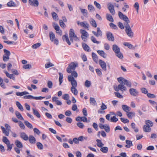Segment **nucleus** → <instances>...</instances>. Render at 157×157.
Here are the masks:
<instances>
[{
  "label": "nucleus",
  "mask_w": 157,
  "mask_h": 157,
  "mask_svg": "<svg viewBox=\"0 0 157 157\" xmlns=\"http://www.w3.org/2000/svg\"><path fill=\"white\" fill-rule=\"evenodd\" d=\"M80 33L82 34L81 38L84 41H85L86 38L88 36V34L86 31L84 29H81L80 30Z\"/></svg>",
  "instance_id": "20e7f679"
},
{
  "label": "nucleus",
  "mask_w": 157,
  "mask_h": 157,
  "mask_svg": "<svg viewBox=\"0 0 157 157\" xmlns=\"http://www.w3.org/2000/svg\"><path fill=\"white\" fill-rule=\"evenodd\" d=\"M2 140V141L6 145L10 143L9 140L6 136H3Z\"/></svg>",
  "instance_id": "37998d69"
},
{
  "label": "nucleus",
  "mask_w": 157,
  "mask_h": 157,
  "mask_svg": "<svg viewBox=\"0 0 157 157\" xmlns=\"http://www.w3.org/2000/svg\"><path fill=\"white\" fill-rule=\"evenodd\" d=\"M91 85V83L90 81L88 80H86L84 83L85 86L87 87H89Z\"/></svg>",
  "instance_id": "79ce46f5"
},
{
  "label": "nucleus",
  "mask_w": 157,
  "mask_h": 157,
  "mask_svg": "<svg viewBox=\"0 0 157 157\" xmlns=\"http://www.w3.org/2000/svg\"><path fill=\"white\" fill-rule=\"evenodd\" d=\"M92 56L94 61L97 64L98 63V57L97 56L94 52L92 53Z\"/></svg>",
  "instance_id": "4be33fe9"
},
{
  "label": "nucleus",
  "mask_w": 157,
  "mask_h": 157,
  "mask_svg": "<svg viewBox=\"0 0 157 157\" xmlns=\"http://www.w3.org/2000/svg\"><path fill=\"white\" fill-rule=\"evenodd\" d=\"M122 108L123 110L124 111L126 112V113L130 111L131 110V108L130 107L124 105H122Z\"/></svg>",
  "instance_id": "6ab92c4d"
},
{
  "label": "nucleus",
  "mask_w": 157,
  "mask_h": 157,
  "mask_svg": "<svg viewBox=\"0 0 157 157\" xmlns=\"http://www.w3.org/2000/svg\"><path fill=\"white\" fill-rule=\"evenodd\" d=\"M105 130L107 132H109L110 131V127L109 125L106 124H105V128H104Z\"/></svg>",
  "instance_id": "338daca9"
},
{
  "label": "nucleus",
  "mask_w": 157,
  "mask_h": 157,
  "mask_svg": "<svg viewBox=\"0 0 157 157\" xmlns=\"http://www.w3.org/2000/svg\"><path fill=\"white\" fill-rule=\"evenodd\" d=\"M29 141L32 144H34L36 142V140L34 137L32 135H30L29 136Z\"/></svg>",
  "instance_id": "4468645a"
},
{
  "label": "nucleus",
  "mask_w": 157,
  "mask_h": 157,
  "mask_svg": "<svg viewBox=\"0 0 157 157\" xmlns=\"http://www.w3.org/2000/svg\"><path fill=\"white\" fill-rule=\"evenodd\" d=\"M33 113V114L36 116L38 118L40 117V114L38 112V111L36 109L32 108Z\"/></svg>",
  "instance_id": "a878e982"
},
{
  "label": "nucleus",
  "mask_w": 157,
  "mask_h": 157,
  "mask_svg": "<svg viewBox=\"0 0 157 157\" xmlns=\"http://www.w3.org/2000/svg\"><path fill=\"white\" fill-rule=\"evenodd\" d=\"M129 92L130 95L134 97L137 96L139 95V92L136 89L131 88L129 89Z\"/></svg>",
  "instance_id": "39448f33"
},
{
  "label": "nucleus",
  "mask_w": 157,
  "mask_h": 157,
  "mask_svg": "<svg viewBox=\"0 0 157 157\" xmlns=\"http://www.w3.org/2000/svg\"><path fill=\"white\" fill-rule=\"evenodd\" d=\"M94 4L97 8H98L99 10L101 9V7L100 4L98 3L96 1H95L94 2Z\"/></svg>",
  "instance_id": "680f3d73"
},
{
  "label": "nucleus",
  "mask_w": 157,
  "mask_h": 157,
  "mask_svg": "<svg viewBox=\"0 0 157 157\" xmlns=\"http://www.w3.org/2000/svg\"><path fill=\"white\" fill-rule=\"evenodd\" d=\"M15 114L17 117L19 119L24 120V119L21 116V113L18 111H15Z\"/></svg>",
  "instance_id": "5701e85b"
},
{
  "label": "nucleus",
  "mask_w": 157,
  "mask_h": 157,
  "mask_svg": "<svg viewBox=\"0 0 157 157\" xmlns=\"http://www.w3.org/2000/svg\"><path fill=\"white\" fill-rule=\"evenodd\" d=\"M108 150V148L107 147H101L100 149V151L104 153H106Z\"/></svg>",
  "instance_id": "de8ad7c7"
},
{
  "label": "nucleus",
  "mask_w": 157,
  "mask_h": 157,
  "mask_svg": "<svg viewBox=\"0 0 157 157\" xmlns=\"http://www.w3.org/2000/svg\"><path fill=\"white\" fill-rule=\"evenodd\" d=\"M118 15L121 19L125 21L124 23V25L125 29L131 27L129 24V23L130 22V21L126 16L124 15L120 11H119L118 12Z\"/></svg>",
  "instance_id": "f257e3e1"
},
{
  "label": "nucleus",
  "mask_w": 157,
  "mask_h": 157,
  "mask_svg": "<svg viewBox=\"0 0 157 157\" xmlns=\"http://www.w3.org/2000/svg\"><path fill=\"white\" fill-rule=\"evenodd\" d=\"M126 143L127 144L125 147L127 148H130L133 145L132 141L128 140H126Z\"/></svg>",
  "instance_id": "cd10ccee"
},
{
  "label": "nucleus",
  "mask_w": 157,
  "mask_h": 157,
  "mask_svg": "<svg viewBox=\"0 0 157 157\" xmlns=\"http://www.w3.org/2000/svg\"><path fill=\"white\" fill-rule=\"evenodd\" d=\"M52 16L53 19L56 21L58 20V17L57 14L55 12H53L52 13Z\"/></svg>",
  "instance_id": "e433bc0d"
},
{
  "label": "nucleus",
  "mask_w": 157,
  "mask_h": 157,
  "mask_svg": "<svg viewBox=\"0 0 157 157\" xmlns=\"http://www.w3.org/2000/svg\"><path fill=\"white\" fill-rule=\"evenodd\" d=\"M96 141L97 142V145L98 147H101L104 146V144L102 143L101 140L97 139Z\"/></svg>",
  "instance_id": "c85d7f7f"
},
{
  "label": "nucleus",
  "mask_w": 157,
  "mask_h": 157,
  "mask_svg": "<svg viewBox=\"0 0 157 157\" xmlns=\"http://www.w3.org/2000/svg\"><path fill=\"white\" fill-rule=\"evenodd\" d=\"M62 38L63 40L65 39L68 45H71V43L69 40L67 34L63 35L62 36Z\"/></svg>",
  "instance_id": "b1692460"
},
{
  "label": "nucleus",
  "mask_w": 157,
  "mask_h": 157,
  "mask_svg": "<svg viewBox=\"0 0 157 157\" xmlns=\"http://www.w3.org/2000/svg\"><path fill=\"white\" fill-rule=\"evenodd\" d=\"M10 59L9 56L4 55L3 56V60L4 62L8 61Z\"/></svg>",
  "instance_id": "774afa93"
},
{
  "label": "nucleus",
  "mask_w": 157,
  "mask_h": 157,
  "mask_svg": "<svg viewBox=\"0 0 157 157\" xmlns=\"http://www.w3.org/2000/svg\"><path fill=\"white\" fill-rule=\"evenodd\" d=\"M134 8L136 9L137 13H138L139 8V4L138 2L135 3L134 5Z\"/></svg>",
  "instance_id": "13d9d810"
},
{
  "label": "nucleus",
  "mask_w": 157,
  "mask_h": 157,
  "mask_svg": "<svg viewBox=\"0 0 157 157\" xmlns=\"http://www.w3.org/2000/svg\"><path fill=\"white\" fill-rule=\"evenodd\" d=\"M132 128L134 129V131L136 132H137L138 131V129L136 127V124L134 123H132L131 124Z\"/></svg>",
  "instance_id": "58836bf2"
},
{
  "label": "nucleus",
  "mask_w": 157,
  "mask_h": 157,
  "mask_svg": "<svg viewBox=\"0 0 157 157\" xmlns=\"http://www.w3.org/2000/svg\"><path fill=\"white\" fill-rule=\"evenodd\" d=\"M118 121V119L115 116L111 117L110 119V121L112 122H116Z\"/></svg>",
  "instance_id": "bf43d9fd"
},
{
  "label": "nucleus",
  "mask_w": 157,
  "mask_h": 157,
  "mask_svg": "<svg viewBox=\"0 0 157 157\" xmlns=\"http://www.w3.org/2000/svg\"><path fill=\"white\" fill-rule=\"evenodd\" d=\"M14 144L16 146V147L22 148L23 147V145L22 143L18 140H16L14 142Z\"/></svg>",
  "instance_id": "f3484780"
},
{
  "label": "nucleus",
  "mask_w": 157,
  "mask_h": 157,
  "mask_svg": "<svg viewBox=\"0 0 157 157\" xmlns=\"http://www.w3.org/2000/svg\"><path fill=\"white\" fill-rule=\"evenodd\" d=\"M91 39L92 41L94 43L98 44L100 43L99 41H97L96 39L94 36H92L91 37Z\"/></svg>",
  "instance_id": "4d7b16f0"
},
{
  "label": "nucleus",
  "mask_w": 157,
  "mask_h": 157,
  "mask_svg": "<svg viewBox=\"0 0 157 157\" xmlns=\"http://www.w3.org/2000/svg\"><path fill=\"white\" fill-rule=\"evenodd\" d=\"M112 49L113 51L116 53H118L120 51L119 47L116 44H113V45Z\"/></svg>",
  "instance_id": "2eb2a0df"
},
{
  "label": "nucleus",
  "mask_w": 157,
  "mask_h": 157,
  "mask_svg": "<svg viewBox=\"0 0 157 157\" xmlns=\"http://www.w3.org/2000/svg\"><path fill=\"white\" fill-rule=\"evenodd\" d=\"M88 9L90 12H91L92 11L94 10V6L91 5H89L88 6Z\"/></svg>",
  "instance_id": "e2e57ef3"
},
{
  "label": "nucleus",
  "mask_w": 157,
  "mask_h": 157,
  "mask_svg": "<svg viewBox=\"0 0 157 157\" xmlns=\"http://www.w3.org/2000/svg\"><path fill=\"white\" fill-rule=\"evenodd\" d=\"M81 26L85 28H88L89 27V24L86 21L81 22Z\"/></svg>",
  "instance_id": "c756f323"
},
{
  "label": "nucleus",
  "mask_w": 157,
  "mask_h": 157,
  "mask_svg": "<svg viewBox=\"0 0 157 157\" xmlns=\"http://www.w3.org/2000/svg\"><path fill=\"white\" fill-rule=\"evenodd\" d=\"M82 45L83 48L85 51L87 52L89 51L90 47L87 44L85 43H84L82 44Z\"/></svg>",
  "instance_id": "ea45409f"
},
{
  "label": "nucleus",
  "mask_w": 157,
  "mask_h": 157,
  "mask_svg": "<svg viewBox=\"0 0 157 157\" xmlns=\"http://www.w3.org/2000/svg\"><path fill=\"white\" fill-rule=\"evenodd\" d=\"M71 84L72 86L71 87H76L77 86V82L75 80L71 81Z\"/></svg>",
  "instance_id": "8fccbe9b"
},
{
  "label": "nucleus",
  "mask_w": 157,
  "mask_h": 157,
  "mask_svg": "<svg viewBox=\"0 0 157 157\" xmlns=\"http://www.w3.org/2000/svg\"><path fill=\"white\" fill-rule=\"evenodd\" d=\"M106 37L109 41H113L114 38L113 34L110 32H108L106 33Z\"/></svg>",
  "instance_id": "6e6552de"
},
{
  "label": "nucleus",
  "mask_w": 157,
  "mask_h": 157,
  "mask_svg": "<svg viewBox=\"0 0 157 157\" xmlns=\"http://www.w3.org/2000/svg\"><path fill=\"white\" fill-rule=\"evenodd\" d=\"M19 126L21 128L23 129H25V127L23 124V123L21 121H19Z\"/></svg>",
  "instance_id": "052dcab7"
},
{
  "label": "nucleus",
  "mask_w": 157,
  "mask_h": 157,
  "mask_svg": "<svg viewBox=\"0 0 157 157\" xmlns=\"http://www.w3.org/2000/svg\"><path fill=\"white\" fill-rule=\"evenodd\" d=\"M123 44L125 46L127 47L130 49H135V47L132 44L127 42H125L123 43Z\"/></svg>",
  "instance_id": "412c9836"
},
{
  "label": "nucleus",
  "mask_w": 157,
  "mask_h": 157,
  "mask_svg": "<svg viewBox=\"0 0 157 157\" xmlns=\"http://www.w3.org/2000/svg\"><path fill=\"white\" fill-rule=\"evenodd\" d=\"M71 92L75 95H77L78 94V92L76 87H71Z\"/></svg>",
  "instance_id": "72a5a7b5"
},
{
  "label": "nucleus",
  "mask_w": 157,
  "mask_h": 157,
  "mask_svg": "<svg viewBox=\"0 0 157 157\" xmlns=\"http://www.w3.org/2000/svg\"><path fill=\"white\" fill-rule=\"evenodd\" d=\"M62 98L65 100H68L69 99L70 96L69 94H63L62 97Z\"/></svg>",
  "instance_id": "6e6d98bb"
},
{
  "label": "nucleus",
  "mask_w": 157,
  "mask_h": 157,
  "mask_svg": "<svg viewBox=\"0 0 157 157\" xmlns=\"http://www.w3.org/2000/svg\"><path fill=\"white\" fill-rule=\"evenodd\" d=\"M92 33L97 37H98L99 36H102V32L100 30V28L99 27L97 28V33L95 31H93Z\"/></svg>",
  "instance_id": "f8f14e48"
},
{
  "label": "nucleus",
  "mask_w": 157,
  "mask_h": 157,
  "mask_svg": "<svg viewBox=\"0 0 157 157\" xmlns=\"http://www.w3.org/2000/svg\"><path fill=\"white\" fill-rule=\"evenodd\" d=\"M16 105L18 107V108L21 111L24 110V109L23 106L21 105V103L18 101H17L16 103Z\"/></svg>",
  "instance_id": "2f4dec72"
},
{
  "label": "nucleus",
  "mask_w": 157,
  "mask_h": 157,
  "mask_svg": "<svg viewBox=\"0 0 157 157\" xmlns=\"http://www.w3.org/2000/svg\"><path fill=\"white\" fill-rule=\"evenodd\" d=\"M108 8L110 13L112 15H114L115 13V11L114 9V6L111 3H109L107 4Z\"/></svg>",
  "instance_id": "0eeeda50"
},
{
  "label": "nucleus",
  "mask_w": 157,
  "mask_h": 157,
  "mask_svg": "<svg viewBox=\"0 0 157 157\" xmlns=\"http://www.w3.org/2000/svg\"><path fill=\"white\" fill-rule=\"evenodd\" d=\"M20 136L21 138L25 141L28 140L29 136L24 132H20Z\"/></svg>",
  "instance_id": "9b49d317"
},
{
  "label": "nucleus",
  "mask_w": 157,
  "mask_h": 157,
  "mask_svg": "<svg viewBox=\"0 0 157 157\" xmlns=\"http://www.w3.org/2000/svg\"><path fill=\"white\" fill-rule=\"evenodd\" d=\"M75 35L74 30L72 29H71L69 31V37H73Z\"/></svg>",
  "instance_id": "864d4df0"
},
{
  "label": "nucleus",
  "mask_w": 157,
  "mask_h": 157,
  "mask_svg": "<svg viewBox=\"0 0 157 157\" xmlns=\"http://www.w3.org/2000/svg\"><path fill=\"white\" fill-rule=\"evenodd\" d=\"M25 124L30 129H33V127L32 124L28 121H24Z\"/></svg>",
  "instance_id": "c9c22d12"
},
{
  "label": "nucleus",
  "mask_w": 157,
  "mask_h": 157,
  "mask_svg": "<svg viewBox=\"0 0 157 157\" xmlns=\"http://www.w3.org/2000/svg\"><path fill=\"white\" fill-rule=\"evenodd\" d=\"M97 53L101 57L105 58L107 56V54L102 50H98Z\"/></svg>",
  "instance_id": "aec40b11"
},
{
  "label": "nucleus",
  "mask_w": 157,
  "mask_h": 157,
  "mask_svg": "<svg viewBox=\"0 0 157 157\" xmlns=\"http://www.w3.org/2000/svg\"><path fill=\"white\" fill-rule=\"evenodd\" d=\"M117 80L119 82L120 84H122L123 85H125L126 82L125 80H127L125 79L124 78L121 77H120L117 78Z\"/></svg>",
  "instance_id": "a211bd4d"
},
{
  "label": "nucleus",
  "mask_w": 157,
  "mask_h": 157,
  "mask_svg": "<svg viewBox=\"0 0 157 157\" xmlns=\"http://www.w3.org/2000/svg\"><path fill=\"white\" fill-rule=\"evenodd\" d=\"M71 73L72 76L74 77L75 78H76L78 76V74L75 71H71V72L70 73Z\"/></svg>",
  "instance_id": "69168bd1"
},
{
  "label": "nucleus",
  "mask_w": 157,
  "mask_h": 157,
  "mask_svg": "<svg viewBox=\"0 0 157 157\" xmlns=\"http://www.w3.org/2000/svg\"><path fill=\"white\" fill-rule=\"evenodd\" d=\"M114 90L116 91H118L119 90L122 91H125L126 90V87L123 84H120L118 85L117 86L114 88Z\"/></svg>",
  "instance_id": "423d86ee"
},
{
  "label": "nucleus",
  "mask_w": 157,
  "mask_h": 157,
  "mask_svg": "<svg viewBox=\"0 0 157 157\" xmlns=\"http://www.w3.org/2000/svg\"><path fill=\"white\" fill-rule=\"evenodd\" d=\"M59 85H61L63 82V74L61 73H59Z\"/></svg>",
  "instance_id": "c03bdc74"
},
{
  "label": "nucleus",
  "mask_w": 157,
  "mask_h": 157,
  "mask_svg": "<svg viewBox=\"0 0 157 157\" xmlns=\"http://www.w3.org/2000/svg\"><path fill=\"white\" fill-rule=\"evenodd\" d=\"M77 65L75 64L74 62H72L69 64L68 67L67 69V71L69 73L71 72L72 70H75L76 67H77Z\"/></svg>",
  "instance_id": "f03ea898"
},
{
  "label": "nucleus",
  "mask_w": 157,
  "mask_h": 157,
  "mask_svg": "<svg viewBox=\"0 0 157 157\" xmlns=\"http://www.w3.org/2000/svg\"><path fill=\"white\" fill-rule=\"evenodd\" d=\"M25 99H34L35 100H41L45 98V97H33L31 95H25L23 97Z\"/></svg>",
  "instance_id": "7ed1b4c3"
},
{
  "label": "nucleus",
  "mask_w": 157,
  "mask_h": 157,
  "mask_svg": "<svg viewBox=\"0 0 157 157\" xmlns=\"http://www.w3.org/2000/svg\"><path fill=\"white\" fill-rule=\"evenodd\" d=\"M81 10V13L83 14L84 16H86L87 15V10L85 9H82L81 8H79Z\"/></svg>",
  "instance_id": "4c0bfd02"
},
{
  "label": "nucleus",
  "mask_w": 157,
  "mask_h": 157,
  "mask_svg": "<svg viewBox=\"0 0 157 157\" xmlns=\"http://www.w3.org/2000/svg\"><path fill=\"white\" fill-rule=\"evenodd\" d=\"M107 19L109 21L112 22H113L114 20L112 16L110 14L107 13L106 15Z\"/></svg>",
  "instance_id": "bb28decb"
},
{
  "label": "nucleus",
  "mask_w": 157,
  "mask_h": 157,
  "mask_svg": "<svg viewBox=\"0 0 157 157\" xmlns=\"http://www.w3.org/2000/svg\"><path fill=\"white\" fill-rule=\"evenodd\" d=\"M36 146L37 148L40 150H42L43 148V144L40 142H38L37 143Z\"/></svg>",
  "instance_id": "49530a36"
},
{
  "label": "nucleus",
  "mask_w": 157,
  "mask_h": 157,
  "mask_svg": "<svg viewBox=\"0 0 157 157\" xmlns=\"http://www.w3.org/2000/svg\"><path fill=\"white\" fill-rule=\"evenodd\" d=\"M145 123L146 125L150 127H152L153 125L152 122L149 120H146L145 121Z\"/></svg>",
  "instance_id": "7c9ffc66"
},
{
  "label": "nucleus",
  "mask_w": 157,
  "mask_h": 157,
  "mask_svg": "<svg viewBox=\"0 0 157 157\" xmlns=\"http://www.w3.org/2000/svg\"><path fill=\"white\" fill-rule=\"evenodd\" d=\"M49 37L50 39L52 41H53L54 40V39L55 38V35L54 33L52 32H50L49 33Z\"/></svg>",
  "instance_id": "f704fd0d"
},
{
  "label": "nucleus",
  "mask_w": 157,
  "mask_h": 157,
  "mask_svg": "<svg viewBox=\"0 0 157 157\" xmlns=\"http://www.w3.org/2000/svg\"><path fill=\"white\" fill-rule=\"evenodd\" d=\"M90 103L93 105H95L96 104V102L94 98L90 97Z\"/></svg>",
  "instance_id": "473e14b6"
},
{
  "label": "nucleus",
  "mask_w": 157,
  "mask_h": 157,
  "mask_svg": "<svg viewBox=\"0 0 157 157\" xmlns=\"http://www.w3.org/2000/svg\"><path fill=\"white\" fill-rule=\"evenodd\" d=\"M53 27L56 30V31H59V27L56 23H54L53 25Z\"/></svg>",
  "instance_id": "0e129e2a"
},
{
  "label": "nucleus",
  "mask_w": 157,
  "mask_h": 157,
  "mask_svg": "<svg viewBox=\"0 0 157 157\" xmlns=\"http://www.w3.org/2000/svg\"><path fill=\"white\" fill-rule=\"evenodd\" d=\"M41 45V44L40 43H37L33 44L32 47L33 48L36 49L39 48Z\"/></svg>",
  "instance_id": "603ef678"
},
{
  "label": "nucleus",
  "mask_w": 157,
  "mask_h": 157,
  "mask_svg": "<svg viewBox=\"0 0 157 157\" xmlns=\"http://www.w3.org/2000/svg\"><path fill=\"white\" fill-rule=\"evenodd\" d=\"M54 66V65L50 63H47L46 64H45V67L46 68H48L50 67H53Z\"/></svg>",
  "instance_id": "3c124183"
},
{
  "label": "nucleus",
  "mask_w": 157,
  "mask_h": 157,
  "mask_svg": "<svg viewBox=\"0 0 157 157\" xmlns=\"http://www.w3.org/2000/svg\"><path fill=\"white\" fill-rule=\"evenodd\" d=\"M76 120L78 121H81L85 122L87 121V118L85 116L82 117H78L76 118Z\"/></svg>",
  "instance_id": "dca6fc26"
},
{
  "label": "nucleus",
  "mask_w": 157,
  "mask_h": 157,
  "mask_svg": "<svg viewBox=\"0 0 157 157\" xmlns=\"http://www.w3.org/2000/svg\"><path fill=\"white\" fill-rule=\"evenodd\" d=\"M125 31L126 33H127V35L131 37H132L133 36V32L132 31L131 28V27L125 29Z\"/></svg>",
  "instance_id": "9d476101"
},
{
  "label": "nucleus",
  "mask_w": 157,
  "mask_h": 157,
  "mask_svg": "<svg viewBox=\"0 0 157 157\" xmlns=\"http://www.w3.org/2000/svg\"><path fill=\"white\" fill-rule=\"evenodd\" d=\"M87 137H84L82 136H80L78 138V141H82L84 140H87Z\"/></svg>",
  "instance_id": "5fc2aeb1"
},
{
  "label": "nucleus",
  "mask_w": 157,
  "mask_h": 157,
  "mask_svg": "<svg viewBox=\"0 0 157 157\" xmlns=\"http://www.w3.org/2000/svg\"><path fill=\"white\" fill-rule=\"evenodd\" d=\"M126 114L129 118H132L134 115V114L132 112H127Z\"/></svg>",
  "instance_id": "09e8293b"
},
{
  "label": "nucleus",
  "mask_w": 157,
  "mask_h": 157,
  "mask_svg": "<svg viewBox=\"0 0 157 157\" xmlns=\"http://www.w3.org/2000/svg\"><path fill=\"white\" fill-rule=\"evenodd\" d=\"M143 130L145 132H149L151 131V128L148 126L146 125H144L143 127Z\"/></svg>",
  "instance_id": "393cba45"
},
{
  "label": "nucleus",
  "mask_w": 157,
  "mask_h": 157,
  "mask_svg": "<svg viewBox=\"0 0 157 157\" xmlns=\"http://www.w3.org/2000/svg\"><path fill=\"white\" fill-rule=\"evenodd\" d=\"M99 63L102 69L105 71H106L107 69L106 65L105 63L102 60L100 59L99 60Z\"/></svg>",
  "instance_id": "1a4fd4ad"
},
{
  "label": "nucleus",
  "mask_w": 157,
  "mask_h": 157,
  "mask_svg": "<svg viewBox=\"0 0 157 157\" xmlns=\"http://www.w3.org/2000/svg\"><path fill=\"white\" fill-rule=\"evenodd\" d=\"M7 5L9 7H15L16 6V4L14 2L10 1L7 3Z\"/></svg>",
  "instance_id": "a19ab883"
},
{
  "label": "nucleus",
  "mask_w": 157,
  "mask_h": 157,
  "mask_svg": "<svg viewBox=\"0 0 157 157\" xmlns=\"http://www.w3.org/2000/svg\"><path fill=\"white\" fill-rule=\"evenodd\" d=\"M29 2L30 4L33 6L37 7L39 5V2L37 0H29Z\"/></svg>",
  "instance_id": "ddd939ff"
},
{
  "label": "nucleus",
  "mask_w": 157,
  "mask_h": 157,
  "mask_svg": "<svg viewBox=\"0 0 157 157\" xmlns=\"http://www.w3.org/2000/svg\"><path fill=\"white\" fill-rule=\"evenodd\" d=\"M90 23L91 25L94 27H96L97 25V24L95 21L93 19H91L90 20Z\"/></svg>",
  "instance_id": "a18cd8bd"
}]
</instances>
